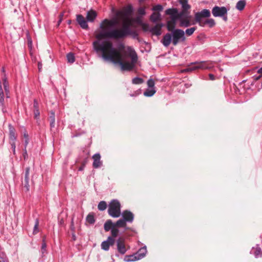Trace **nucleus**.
<instances>
[{
	"mask_svg": "<svg viewBox=\"0 0 262 262\" xmlns=\"http://www.w3.org/2000/svg\"><path fill=\"white\" fill-rule=\"evenodd\" d=\"M130 12L118 11L117 17L103 20L100 24L101 31L96 35V38L98 40L104 38L120 39L131 35L133 21L126 16ZM93 47L99 57L105 61L119 65L122 71L132 70L137 62V54L130 47L125 50L124 45H121L117 49L108 40H95L93 42Z\"/></svg>",
	"mask_w": 262,
	"mask_h": 262,
	"instance_id": "f257e3e1",
	"label": "nucleus"
},
{
	"mask_svg": "<svg viewBox=\"0 0 262 262\" xmlns=\"http://www.w3.org/2000/svg\"><path fill=\"white\" fill-rule=\"evenodd\" d=\"M186 39L184 31L181 29H176L165 34L161 42L164 47H168L171 43L176 46L181 42L185 41Z\"/></svg>",
	"mask_w": 262,
	"mask_h": 262,
	"instance_id": "f03ea898",
	"label": "nucleus"
},
{
	"mask_svg": "<svg viewBox=\"0 0 262 262\" xmlns=\"http://www.w3.org/2000/svg\"><path fill=\"white\" fill-rule=\"evenodd\" d=\"M165 14L166 15H170V20L174 21H179V26L180 27H188L191 25L194 24V23H191L189 22L188 20L185 19L184 17L178 12L177 8H169L165 11Z\"/></svg>",
	"mask_w": 262,
	"mask_h": 262,
	"instance_id": "7ed1b4c3",
	"label": "nucleus"
},
{
	"mask_svg": "<svg viewBox=\"0 0 262 262\" xmlns=\"http://www.w3.org/2000/svg\"><path fill=\"white\" fill-rule=\"evenodd\" d=\"M108 214L113 217H118L121 214V205L117 200H112L108 204Z\"/></svg>",
	"mask_w": 262,
	"mask_h": 262,
	"instance_id": "20e7f679",
	"label": "nucleus"
},
{
	"mask_svg": "<svg viewBox=\"0 0 262 262\" xmlns=\"http://www.w3.org/2000/svg\"><path fill=\"white\" fill-rule=\"evenodd\" d=\"M210 15V12L208 9H203L201 11L195 13V21L198 23L200 26H201L204 20H206L205 18H209Z\"/></svg>",
	"mask_w": 262,
	"mask_h": 262,
	"instance_id": "39448f33",
	"label": "nucleus"
},
{
	"mask_svg": "<svg viewBox=\"0 0 262 262\" xmlns=\"http://www.w3.org/2000/svg\"><path fill=\"white\" fill-rule=\"evenodd\" d=\"M180 3L182 5V10L180 13L184 17V18L191 22V16L189 10L190 6L188 4L187 0H180Z\"/></svg>",
	"mask_w": 262,
	"mask_h": 262,
	"instance_id": "423d86ee",
	"label": "nucleus"
},
{
	"mask_svg": "<svg viewBox=\"0 0 262 262\" xmlns=\"http://www.w3.org/2000/svg\"><path fill=\"white\" fill-rule=\"evenodd\" d=\"M228 10L229 9L225 7L215 6L212 9V13L214 17H221L227 14Z\"/></svg>",
	"mask_w": 262,
	"mask_h": 262,
	"instance_id": "0eeeda50",
	"label": "nucleus"
},
{
	"mask_svg": "<svg viewBox=\"0 0 262 262\" xmlns=\"http://www.w3.org/2000/svg\"><path fill=\"white\" fill-rule=\"evenodd\" d=\"M207 68V66L206 64V62L202 61L200 62L192 63L191 65L189 67L184 70V71L188 72L195 71L198 69H205Z\"/></svg>",
	"mask_w": 262,
	"mask_h": 262,
	"instance_id": "6e6552de",
	"label": "nucleus"
},
{
	"mask_svg": "<svg viewBox=\"0 0 262 262\" xmlns=\"http://www.w3.org/2000/svg\"><path fill=\"white\" fill-rule=\"evenodd\" d=\"M76 20L82 29H88L89 28L87 20L81 14H77L76 15Z\"/></svg>",
	"mask_w": 262,
	"mask_h": 262,
	"instance_id": "1a4fd4ad",
	"label": "nucleus"
},
{
	"mask_svg": "<svg viewBox=\"0 0 262 262\" xmlns=\"http://www.w3.org/2000/svg\"><path fill=\"white\" fill-rule=\"evenodd\" d=\"M92 158L93 159V166L94 168H98L102 165V162L100 160L101 156L99 153L94 155Z\"/></svg>",
	"mask_w": 262,
	"mask_h": 262,
	"instance_id": "9d476101",
	"label": "nucleus"
},
{
	"mask_svg": "<svg viewBox=\"0 0 262 262\" xmlns=\"http://www.w3.org/2000/svg\"><path fill=\"white\" fill-rule=\"evenodd\" d=\"M122 219L125 221L126 222L132 223L134 218V214L129 211L125 210L122 214Z\"/></svg>",
	"mask_w": 262,
	"mask_h": 262,
	"instance_id": "9b49d317",
	"label": "nucleus"
},
{
	"mask_svg": "<svg viewBox=\"0 0 262 262\" xmlns=\"http://www.w3.org/2000/svg\"><path fill=\"white\" fill-rule=\"evenodd\" d=\"M115 239L112 237H108L107 241H104L101 244V248L102 249L107 251L109 249L110 246L114 244Z\"/></svg>",
	"mask_w": 262,
	"mask_h": 262,
	"instance_id": "f8f14e48",
	"label": "nucleus"
},
{
	"mask_svg": "<svg viewBox=\"0 0 262 262\" xmlns=\"http://www.w3.org/2000/svg\"><path fill=\"white\" fill-rule=\"evenodd\" d=\"M97 12L93 10H91L86 13V19L88 21L93 22L97 17Z\"/></svg>",
	"mask_w": 262,
	"mask_h": 262,
	"instance_id": "ddd939ff",
	"label": "nucleus"
},
{
	"mask_svg": "<svg viewBox=\"0 0 262 262\" xmlns=\"http://www.w3.org/2000/svg\"><path fill=\"white\" fill-rule=\"evenodd\" d=\"M117 248L120 253L124 254L126 252V249L124 244V240L122 238H120L117 242Z\"/></svg>",
	"mask_w": 262,
	"mask_h": 262,
	"instance_id": "4468645a",
	"label": "nucleus"
},
{
	"mask_svg": "<svg viewBox=\"0 0 262 262\" xmlns=\"http://www.w3.org/2000/svg\"><path fill=\"white\" fill-rule=\"evenodd\" d=\"M147 253L146 247L144 246V247L140 249L139 251L136 253V256H137V258L138 260H139L143 257H144Z\"/></svg>",
	"mask_w": 262,
	"mask_h": 262,
	"instance_id": "2eb2a0df",
	"label": "nucleus"
},
{
	"mask_svg": "<svg viewBox=\"0 0 262 262\" xmlns=\"http://www.w3.org/2000/svg\"><path fill=\"white\" fill-rule=\"evenodd\" d=\"M176 21L169 20L166 22V28L169 32H171L172 30H174L176 29Z\"/></svg>",
	"mask_w": 262,
	"mask_h": 262,
	"instance_id": "dca6fc26",
	"label": "nucleus"
},
{
	"mask_svg": "<svg viewBox=\"0 0 262 262\" xmlns=\"http://www.w3.org/2000/svg\"><path fill=\"white\" fill-rule=\"evenodd\" d=\"M9 138L12 141H15L16 139L15 135V129L14 127L11 125H9Z\"/></svg>",
	"mask_w": 262,
	"mask_h": 262,
	"instance_id": "f3484780",
	"label": "nucleus"
},
{
	"mask_svg": "<svg viewBox=\"0 0 262 262\" xmlns=\"http://www.w3.org/2000/svg\"><path fill=\"white\" fill-rule=\"evenodd\" d=\"M215 25V22L213 18L206 19L204 20L201 27H204L208 26L210 28H212Z\"/></svg>",
	"mask_w": 262,
	"mask_h": 262,
	"instance_id": "a211bd4d",
	"label": "nucleus"
},
{
	"mask_svg": "<svg viewBox=\"0 0 262 262\" xmlns=\"http://www.w3.org/2000/svg\"><path fill=\"white\" fill-rule=\"evenodd\" d=\"M2 80L3 81V85H4L5 92L6 93V95H7L8 93L9 92V82L7 80V77L6 74L3 75Z\"/></svg>",
	"mask_w": 262,
	"mask_h": 262,
	"instance_id": "6ab92c4d",
	"label": "nucleus"
},
{
	"mask_svg": "<svg viewBox=\"0 0 262 262\" xmlns=\"http://www.w3.org/2000/svg\"><path fill=\"white\" fill-rule=\"evenodd\" d=\"M104 229H116L115 223H113L111 220L106 221L104 225Z\"/></svg>",
	"mask_w": 262,
	"mask_h": 262,
	"instance_id": "aec40b11",
	"label": "nucleus"
},
{
	"mask_svg": "<svg viewBox=\"0 0 262 262\" xmlns=\"http://www.w3.org/2000/svg\"><path fill=\"white\" fill-rule=\"evenodd\" d=\"M162 26V25H156L155 26L151 28V32L156 35H160L161 34Z\"/></svg>",
	"mask_w": 262,
	"mask_h": 262,
	"instance_id": "412c9836",
	"label": "nucleus"
},
{
	"mask_svg": "<svg viewBox=\"0 0 262 262\" xmlns=\"http://www.w3.org/2000/svg\"><path fill=\"white\" fill-rule=\"evenodd\" d=\"M55 113L53 112H51V115L49 118V121H50V125L51 129L54 128L55 125Z\"/></svg>",
	"mask_w": 262,
	"mask_h": 262,
	"instance_id": "4be33fe9",
	"label": "nucleus"
},
{
	"mask_svg": "<svg viewBox=\"0 0 262 262\" xmlns=\"http://www.w3.org/2000/svg\"><path fill=\"white\" fill-rule=\"evenodd\" d=\"M86 221L90 224H94L95 222L94 213L93 212L89 213L86 217Z\"/></svg>",
	"mask_w": 262,
	"mask_h": 262,
	"instance_id": "5701e85b",
	"label": "nucleus"
},
{
	"mask_svg": "<svg viewBox=\"0 0 262 262\" xmlns=\"http://www.w3.org/2000/svg\"><path fill=\"white\" fill-rule=\"evenodd\" d=\"M246 4V2L245 0H240L236 3L235 7L237 10L242 11L245 8Z\"/></svg>",
	"mask_w": 262,
	"mask_h": 262,
	"instance_id": "b1692460",
	"label": "nucleus"
},
{
	"mask_svg": "<svg viewBox=\"0 0 262 262\" xmlns=\"http://www.w3.org/2000/svg\"><path fill=\"white\" fill-rule=\"evenodd\" d=\"M150 19L151 21H152L154 23H156L161 19V14L159 12H158V13L154 12L150 15Z\"/></svg>",
	"mask_w": 262,
	"mask_h": 262,
	"instance_id": "393cba45",
	"label": "nucleus"
},
{
	"mask_svg": "<svg viewBox=\"0 0 262 262\" xmlns=\"http://www.w3.org/2000/svg\"><path fill=\"white\" fill-rule=\"evenodd\" d=\"M126 222L122 218L117 221L115 223L116 229L117 228H123L125 227Z\"/></svg>",
	"mask_w": 262,
	"mask_h": 262,
	"instance_id": "a878e982",
	"label": "nucleus"
},
{
	"mask_svg": "<svg viewBox=\"0 0 262 262\" xmlns=\"http://www.w3.org/2000/svg\"><path fill=\"white\" fill-rule=\"evenodd\" d=\"M107 204L105 201H100L98 205V209L100 211H103L106 209Z\"/></svg>",
	"mask_w": 262,
	"mask_h": 262,
	"instance_id": "bb28decb",
	"label": "nucleus"
},
{
	"mask_svg": "<svg viewBox=\"0 0 262 262\" xmlns=\"http://www.w3.org/2000/svg\"><path fill=\"white\" fill-rule=\"evenodd\" d=\"M156 93L154 89H147L144 92V95L147 97H151L153 96Z\"/></svg>",
	"mask_w": 262,
	"mask_h": 262,
	"instance_id": "cd10ccee",
	"label": "nucleus"
},
{
	"mask_svg": "<svg viewBox=\"0 0 262 262\" xmlns=\"http://www.w3.org/2000/svg\"><path fill=\"white\" fill-rule=\"evenodd\" d=\"M124 260L126 262L134 261L136 260H138L137 258V256H136V255L126 256L124 257Z\"/></svg>",
	"mask_w": 262,
	"mask_h": 262,
	"instance_id": "c85d7f7f",
	"label": "nucleus"
},
{
	"mask_svg": "<svg viewBox=\"0 0 262 262\" xmlns=\"http://www.w3.org/2000/svg\"><path fill=\"white\" fill-rule=\"evenodd\" d=\"M196 30V27H191V28H188V29H187L185 32V34H186V35L188 36H190L191 35H192L193 33L194 32V31Z\"/></svg>",
	"mask_w": 262,
	"mask_h": 262,
	"instance_id": "c756f323",
	"label": "nucleus"
},
{
	"mask_svg": "<svg viewBox=\"0 0 262 262\" xmlns=\"http://www.w3.org/2000/svg\"><path fill=\"white\" fill-rule=\"evenodd\" d=\"M67 58L69 63H73L75 61V56L72 53H68L67 55Z\"/></svg>",
	"mask_w": 262,
	"mask_h": 262,
	"instance_id": "7c9ffc66",
	"label": "nucleus"
},
{
	"mask_svg": "<svg viewBox=\"0 0 262 262\" xmlns=\"http://www.w3.org/2000/svg\"><path fill=\"white\" fill-rule=\"evenodd\" d=\"M254 251V254L255 257H259L262 256V251L260 248H256L255 249H253Z\"/></svg>",
	"mask_w": 262,
	"mask_h": 262,
	"instance_id": "2f4dec72",
	"label": "nucleus"
},
{
	"mask_svg": "<svg viewBox=\"0 0 262 262\" xmlns=\"http://www.w3.org/2000/svg\"><path fill=\"white\" fill-rule=\"evenodd\" d=\"M143 79L140 77H135L133 79L132 83L135 84H140L143 82Z\"/></svg>",
	"mask_w": 262,
	"mask_h": 262,
	"instance_id": "473e14b6",
	"label": "nucleus"
},
{
	"mask_svg": "<svg viewBox=\"0 0 262 262\" xmlns=\"http://www.w3.org/2000/svg\"><path fill=\"white\" fill-rule=\"evenodd\" d=\"M0 106L2 107L3 112L5 113L6 110L5 108L4 96H0Z\"/></svg>",
	"mask_w": 262,
	"mask_h": 262,
	"instance_id": "72a5a7b5",
	"label": "nucleus"
},
{
	"mask_svg": "<svg viewBox=\"0 0 262 262\" xmlns=\"http://www.w3.org/2000/svg\"><path fill=\"white\" fill-rule=\"evenodd\" d=\"M257 73L260 74V75L258 76L255 75L253 76V78L255 81L258 80L262 77V67L258 70Z\"/></svg>",
	"mask_w": 262,
	"mask_h": 262,
	"instance_id": "f704fd0d",
	"label": "nucleus"
},
{
	"mask_svg": "<svg viewBox=\"0 0 262 262\" xmlns=\"http://www.w3.org/2000/svg\"><path fill=\"white\" fill-rule=\"evenodd\" d=\"M163 8L161 5L158 4L155 6L152 10L153 11H161L163 10Z\"/></svg>",
	"mask_w": 262,
	"mask_h": 262,
	"instance_id": "c9c22d12",
	"label": "nucleus"
},
{
	"mask_svg": "<svg viewBox=\"0 0 262 262\" xmlns=\"http://www.w3.org/2000/svg\"><path fill=\"white\" fill-rule=\"evenodd\" d=\"M87 162H88L87 159H85L84 161H83V162H82L81 165L78 168L79 171H82L84 169V168L85 166V165L87 163Z\"/></svg>",
	"mask_w": 262,
	"mask_h": 262,
	"instance_id": "e433bc0d",
	"label": "nucleus"
},
{
	"mask_svg": "<svg viewBox=\"0 0 262 262\" xmlns=\"http://www.w3.org/2000/svg\"><path fill=\"white\" fill-rule=\"evenodd\" d=\"M147 85H148L149 88L154 89V85H155V81H154V80L153 79H149L147 81Z\"/></svg>",
	"mask_w": 262,
	"mask_h": 262,
	"instance_id": "4c0bfd02",
	"label": "nucleus"
},
{
	"mask_svg": "<svg viewBox=\"0 0 262 262\" xmlns=\"http://www.w3.org/2000/svg\"><path fill=\"white\" fill-rule=\"evenodd\" d=\"M138 13L141 15H144L145 14V10L143 7H140L138 10Z\"/></svg>",
	"mask_w": 262,
	"mask_h": 262,
	"instance_id": "58836bf2",
	"label": "nucleus"
},
{
	"mask_svg": "<svg viewBox=\"0 0 262 262\" xmlns=\"http://www.w3.org/2000/svg\"><path fill=\"white\" fill-rule=\"evenodd\" d=\"M29 179H27V180L26 179H24V187L26 189V191H29Z\"/></svg>",
	"mask_w": 262,
	"mask_h": 262,
	"instance_id": "ea45409f",
	"label": "nucleus"
},
{
	"mask_svg": "<svg viewBox=\"0 0 262 262\" xmlns=\"http://www.w3.org/2000/svg\"><path fill=\"white\" fill-rule=\"evenodd\" d=\"M29 172H30V168L27 167L26 168L24 179H26L27 180V179H29Z\"/></svg>",
	"mask_w": 262,
	"mask_h": 262,
	"instance_id": "a19ab883",
	"label": "nucleus"
},
{
	"mask_svg": "<svg viewBox=\"0 0 262 262\" xmlns=\"http://www.w3.org/2000/svg\"><path fill=\"white\" fill-rule=\"evenodd\" d=\"M33 107L34 110H39V104L37 101L36 99L34 100Z\"/></svg>",
	"mask_w": 262,
	"mask_h": 262,
	"instance_id": "79ce46f5",
	"label": "nucleus"
},
{
	"mask_svg": "<svg viewBox=\"0 0 262 262\" xmlns=\"http://www.w3.org/2000/svg\"><path fill=\"white\" fill-rule=\"evenodd\" d=\"M34 118L37 119L39 116L40 113L39 110H34Z\"/></svg>",
	"mask_w": 262,
	"mask_h": 262,
	"instance_id": "37998d69",
	"label": "nucleus"
},
{
	"mask_svg": "<svg viewBox=\"0 0 262 262\" xmlns=\"http://www.w3.org/2000/svg\"><path fill=\"white\" fill-rule=\"evenodd\" d=\"M59 16V20L58 21L57 26H59L60 24L61 23V22L62 20V17L63 16V13H61Z\"/></svg>",
	"mask_w": 262,
	"mask_h": 262,
	"instance_id": "c03bdc74",
	"label": "nucleus"
},
{
	"mask_svg": "<svg viewBox=\"0 0 262 262\" xmlns=\"http://www.w3.org/2000/svg\"><path fill=\"white\" fill-rule=\"evenodd\" d=\"M11 147L13 149V154H15V141H12L11 143Z\"/></svg>",
	"mask_w": 262,
	"mask_h": 262,
	"instance_id": "a18cd8bd",
	"label": "nucleus"
},
{
	"mask_svg": "<svg viewBox=\"0 0 262 262\" xmlns=\"http://www.w3.org/2000/svg\"><path fill=\"white\" fill-rule=\"evenodd\" d=\"M118 230H112V235L113 238L118 235Z\"/></svg>",
	"mask_w": 262,
	"mask_h": 262,
	"instance_id": "49530a36",
	"label": "nucleus"
},
{
	"mask_svg": "<svg viewBox=\"0 0 262 262\" xmlns=\"http://www.w3.org/2000/svg\"><path fill=\"white\" fill-rule=\"evenodd\" d=\"M38 224H39V222H38V220H36V221H35V223L33 229H34V230L37 229H38Z\"/></svg>",
	"mask_w": 262,
	"mask_h": 262,
	"instance_id": "de8ad7c7",
	"label": "nucleus"
},
{
	"mask_svg": "<svg viewBox=\"0 0 262 262\" xmlns=\"http://www.w3.org/2000/svg\"><path fill=\"white\" fill-rule=\"evenodd\" d=\"M23 156L25 159H26L28 156V154L26 148H25V149H24Z\"/></svg>",
	"mask_w": 262,
	"mask_h": 262,
	"instance_id": "09e8293b",
	"label": "nucleus"
},
{
	"mask_svg": "<svg viewBox=\"0 0 262 262\" xmlns=\"http://www.w3.org/2000/svg\"><path fill=\"white\" fill-rule=\"evenodd\" d=\"M209 79L211 80H214L215 79V76L212 74H209Z\"/></svg>",
	"mask_w": 262,
	"mask_h": 262,
	"instance_id": "8fccbe9b",
	"label": "nucleus"
},
{
	"mask_svg": "<svg viewBox=\"0 0 262 262\" xmlns=\"http://www.w3.org/2000/svg\"><path fill=\"white\" fill-rule=\"evenodd\" d=\"M29 139H26L25 140V148H26V147L29 143Z\"/></svg>",
	"mask_w": 262,
	"mask_h": 262,
	"instance_id": "3c124183",
	"label": "nucleus"
},
{
	"mask_svg": "<svg viewBox=\"0 0 262 262\" xmlns=\"http://www.w3.org/2000/svg\"><path fill=\"white\" fill-rule=\"evenodd\" d=\"M221 17H222L223 19L225 21H227V19H228L227 14H225V15L221 16Z\"/></svg>",
	"mask_w": 262,
	"mask_h": 262,
	"instance_id": "603ef678",
	"label": "nucleus"
},
{
	"mask_svg": "<svg viewBox=\"0 0 262 262\" xmlns=\"http://www.w3.org/2000/svg\"><path fill=\"white\" fill-rule=\"evenodd\" d=\"M24 137L25 138V139H29V136L26 131H25L24 133Z\"/></svg>",
	"mask_w": 262,
	"mask_h": 262,
	"instance_id": "864d4df0",
	"label": "nucleus"
},
{
	"mask_svg": "<svg viewBox=\"0 0 262 262\" xmlns=\"http://www.w3.org/2000/svg\"><path fill=\"white\" fill-rule=\"evenodd\" d=\"M0 262H7V260L3 257H0Z\"/></svg>",
	"mask_w": 262,
	"mask_h": 262,
	"instance_id": "5fc2aeb1",
	"label": "nucleus"
},
{
	"mask_svg": "<svg viewBox=\"0 0 262 262\" xmlns=\"http://www.w3.org/2000/svg\"><path fill=\"white\" fill-rule=\"evenodd\" d=\"M46 247V244L45 243H43L42 245V248L45 249Z\"/></svg>",
	"mask_w": 262,
	"mask_h": 262,
	"instance_id": "6e6d98bb",
	"label": "nucleus"
},
{
	"mask_svg": "<svg viewBox=\"0 0 262 262\" xmlns=\"http://www.w3.org/2000/svg\"><path fill=\"white\" fill-rule=\"evenodd\" d=\"M2 72L4 73V74H5V68L4 67L2 68Z\"/></svg>",
	"mask_w": 262,
	"mask_h": 262,
	"instance_id": "4d7b16f0",
	"label": "nucleus"
},
{
	"mask_svg": "<svg viewBox=\"0 0 262 262\" xmlns=\"http://www.w3.org/2000/svg\"><path fill=\"white\" fill-rule=\"evenodd\" d=\"M41 64L38 63V69L39 70H40V69H41Z\"/></svg>",
	"mask_w": 262,
	"mask_h": 262,
	"instance_id": "13d9d810",
	"label": "nucleus"
},
{
	"mask_svg": "<svg viewBox=\"0 0 262 262\" xmlns=\"http://www.w3.org/2000/svg\"><path fill=\"white\" fill-rule=\"evenodd\" d=\"M73 240H75L76 239V236L74 234H73Z\"/></svg>",
	"mask_w": 262,
	"mask_h": 262,
	"instance_id": "bf43d9fd",
	"label": "nucleus"
},
{
	"mask_svg": "<svg viewBox=\"0 0 262 262\" xmlns=\"http://www.w3.org/2000/svg\"><path fill=\"white\" fill-rule=\"evenodd\" d=\"M71 23V20H69V21H68V23Z\"/></svg>",
	"mask_w": 262,
	"mask_h": 262,
	"instance_id": "052dcab7",
	"label": "nucleus"
},
{
	"mask_svg": "<svg viewBox=\"0 0 262 262\" xmlns=\"http://www.w3.org/2000/svg\"><path fill=\"white\" fill-rule=\"evenodd\" d=\"M71 23V20H69V21H68V23Z\"/></svg>",
	"mask_w": 262,
	"mask_h": 262,
	"instance_id": "680f3d73",
	"label": "nucleus"
}]
</instances>
